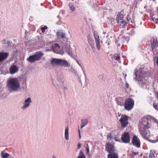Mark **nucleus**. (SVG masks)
Returning a JSON list of instances; mask_svg holds the SVG:
<instances>
[{
	"label": "nucleus",
	"mask_w": 158,
	"mask_h": 158,
	"mask_svg": "<svg viewBox=\"0 0 158 158\" xmlns=\"http://www.w3.org/2000/svg\"><path fill=\"white\" fill-rule=\"evenodd\" d=\"M144 68H140L138 70L135 69L134 70L135 77L134 79L140 87L143 88H147L149 83L147 77L148 72Z\"/></svg>",
	"instance_id": "obj_1"
},
{
	"label": "nucleus",
	"mask_w": 158,
	"mask_h": 158,
	"mask_svg": "<svg viewBox=\"0 0 158 158\" xmlns=\"http://www.w3.org/2000/svg\"><path fill=\"white\" fill-rule=\"evenodd\" d=\"M6 85L9 91L10 92H17L20 89V81L17 78L8 79Z\"/></svg>",
	"instance_id": "obj_2"
},
{
	"label": "nucleus",
	"mask_w": 158,
	"mask_h": 158,
	"mask_svg": "<svg viewBox=\"0 0 158 158\" xmlns=\"http://www.w3.org/2000/svg\"><path fill=\"white\" fill-rule=\"evenodd\" d=\"M152 118L150 115H147L142 118L140 121V123L139 126V128L148 129L151 127V124L148 122L149 119Z\"/></svg>",
	"instance_id": "obj_3"
},
{
	"label": "nucleus",
	"mask_w": 158,
	"mask_h": 158,
	"mask_svg": "<svg viewBox=\"0 0 158 158\" xmlns=\"http://www.w3.org/2000/svg\"><path fill=\"white\" fill-rule=\"evenodd\" d=\"M44 54L41 51L36 52L34 55L30 56L27 59V60L31 63L39 60L44 56Z\"/></svg>",
	"instance_id": "obj_4"
},
{
	"label": "nucleus",
	"mask_w": 158,
	"mask_h": 158,
	"mask_svg": "<svg viewBox=\"0 0 158 158\" xmlns=\"http://www.w3.org/2000/svg\"><path fill=\"white\" fill-rule=\"evenodd\" d=\"M124 11L122 10L117 15L116 21L118 26L122 28H123L127 26V23L123 19Z\"/></svg>",
	"instance_id": "obj_5"
},
{
	"label": "nucleus",
	"mask_w": 158,
	"mask_h": 158,
	"mask_svg": "<svg viewBox=\"0 0 158 158\" xmlns=\"http://www.w3.org/2000/svg\"><path fill=\"white\" fill-rule=\"evenodd\" d=\"M134 105V101L132 99L127 98L124 102V107L126 110L130 111L133 109Z\"/></svg>",
	"instance_id": "obj_6"
},
{
	"label": "nucleus",
	"mask_w": 158,
	"mask_h": 158,
	"mask_svg": "<svg viewBox=\"0 0 158 158\" xmlns=\"http://www.w3.org/2000/svg\"><path fill=\"white\" fill-rule=\"evenodd\" d=\"M147 128H139V131L142 137L148 139L150 137L149 132Z\"/></svg>",
	"instance_id": "obj_7"
},
{
	"label": "nucleus",
	"mask_w": 158,
	"mask_h": 158,
	"mask_svg": "<svg viewBox=\"0 0 158 158\" xmlns=\"http://www.w3.org/2000/svg\"><path fill=\"white\" fill-rule=\"evenodd\" d=\"M114 143H111L109 142H106L105 145V148L106 150L109 153H115V148L114 146Z\"/></svg>",
	"instance_id": "obj_8"
},
{
	"label": "nucleus",
	"mask_w": 158,
	"mask_h": 158,
	"mask_svg": "<svg viewBox=\"0 0 158 158\" xmlns=\"http://www.w3.org/2000/svg\"><path fill=\"white\" fill-rule=\"evenodd\" d=\"M63 49L67 52L68 54L73 58H75L77 56V54L75 52H72V48L70 46L67 45L66 47L64 48L63 47Z\"/></svg>",
	"instance_id": "obj_9"
},
{
	"label": "nucleus",
	"mask_w": 158,
	"mask_h": 158,
	"mask_svg": "<svg viewBox=\"0 0 158 158\" xmlns=\"http://www.w3.org/2000/svg\"><path fill=\"white\" fill-rule=\"evenodd\" d=\"M128 117L127 116L123 115H121L119 121L122 127L124 128L127 127L128 123Z\"/></svg>",
	"instance_id": "obj_10"
},
{
	"label": "nucleus",
	"mask_w": 158,
	"mask_h": 158,
	"mask_svg": "<svg viewBox=\"0 0 158 158\" xmlns=\"http://www.w3.org/2000/svg\"><path fill=\"white\" fill-rule=\"evenodd\" d=\"M151 48L153 51L158 50V41L156 37L152 38L151 40Z\"/></svg>",
	"instance_id": "obj_11"
},
{
	"label": "nucleus",
	"mask_w": 158,
	"mask_h": 158,
	"mask_svg": "<svg viewBox=\"0 0 158 158\" xmlns=\"http://www.w3.org/2000/svg\"><path fill=\"white\" fill-rule=\"evenodd\" d=\"M94 36L95 39L97 48L100 50L101 46L100 44V38L99 34L97 32L95 31L94 32Z\"/></svg>",
	"instance_id": "obj_12"
},
{
	"label": "nucleus",
	"mask_w": 158,
	"mask_h": 158,
	"mask_svg": "<svg viewBox=\"0 0 158 158\" xmlns=\"http://www.w3.org/2000/svg\"><path fill=\"white\" fill-rule=\"evenodd\" d=\"M132 143L135 147L139 148L140 147V143L139 139L136 135H134L132 137Z\"/></svg>",
	"instance_id": "obj_13"
},
{
	"label": "nucleus",
	"mask_w": 158,
	"mask_h": 158,
	"mask_svg": "<svg viewBox=\"0 0 158 158\" xmlns=\"http://www.w3.org/2000/svg\"><path fill=\"white\" fill-rule=\"evenodd\" d=\"M52 51L55 53L62 55L63 52L62 51H59L60 48L59 44L57 43H55L51 46Z\"/></svg>",
	"instance_id": "obj_14"
},
{
	"label": "nucleus",
	"mask_w": 158,
	"mask_h": 158,
	"mask_svg": "<svg viewBox=\"0 0 158 158\" xmlns=\"http://www.w3.org/2000/svg\"><path fill=\"white\" fill-rule=\"evenodd\" d=\"M123 142L125 143H129L130 141V135L128 132H126L123 134L121 138Z\"/></svg>",
	"instance_id": "obj_15"
},
{
	"label": "nucleus",
	"mask_w": 158,
	"mask_h": 158,
	"mask_svg": "<svg viewBox=\"0 0 158 158\" xmlns=\"http://www.w3.org/2000/svg\"><path fill=\"white\" fill-rule=\"evenodd\" d=\"M31 102V98L30 97L27 98L25 100L23 105L22 107V109L23 110H25L30 105V103Z\"/></svg>",
	"instance_id": "obj_16"
},
{
	"label": "nucleus",
	"mask_w": 158,
	"mask_h": 158,
	"mask_svg": "<svg viewBox=\"0 0 158 158\" xmlns=\"http://www.w3.org/2000/svg\"><path fill=\"white\" fill-rule=\"evenodd\" d=\"M115 101L116 103L118 105L123 106L124 103V98L121 97H118L116 98Z\"/></svg>",
	"instance_id": "obj_17"
},
{
	"label": "nucleus",
	"mask_w": 158,
	"mask_h": 158,
	"mask_svg": "<svg viewBox=\"0 0 158 158\" xmlns=\"http://www.w3.org/2000/svg\"><path fill=\"white\" fill-rule=\"evenodd\" d=\"M60 65L65 67H69L70 65L67 60L60 59Z\"/></svg>",
	"instance_id": "obj_18"
},
{
	"label": "nucleus",
	"mask_w": 158,
	"mask_h": 158,
	"mask_svg": "<svg viewBox=\"0 0 158 158\" xmlns=\"http://www.w3.org/2000/svg\"><path fill=\"white\" fill-rule=\"evenodd\" d=\"M56 35L58 38L64 39L66 38L65 33L61 31L56 32Z\"/></svg>",
	"instance_id": "obj_19"
},
{
	"label": "nucleus",
	"mask_w": 158,
	"mask_h": 158,
	"mask_svg": "<svg viewBox=\"0 0 158 158\" xmlns=\"http://www.w3.org/2000/svg\"><path fill=\"white\" fill-rule=\"evenodd\" d=\"M18 68L15 65L11 66L10 68V73L12 74H14L18 71Z\"/></svg>",
	"instance_id": "obj_20"
},
{
	"label": "nucleus",
	"mask_w": 158,
	"mask_h": 158,
	"mask_svg": "<svg viewBox=\"0 0 158 158\" xmlns=\"http://www.w3.org/2000/svg\"><path fill=\"white\" fill-rule=\"evenodd\" d=\"M60 59L53 58L51 61V64L52 66L56 65H60Z\"/></svg>",
	"instance_id": "obj_21"
},
{
	"label": "nucleus",
	"mask_w": 158,
	"mask_h": 158,
	"mask_svg": "<svg viewBox=\"0 0 158 158\" xmlns=\"http://www.w3.org/2000/svg\"><path fill=\"white\" fill-rule=\"evenodd\" d=\"M8 55V53L7 52L0 53V62L6 58Z\"/></svg>",
	"instance_id": "obj_22"
},
{
	"label": "nucleus",
	"mask_w": 158,
	"mask_h": 158,
	"mask_svg": "<svg viewBox=\"0 0 158 158\" xmlns=\"http://www.w3.org/2000/svg\"><path fill=\"white\" fill-rule=\"evenodd\" d=\"M69 129L68 127H66L64 131V136L65 139L68 140L69 139Z\"/></svg>",
	"instance_id": "obj_23"
},
{
	"label": "nucleus",
	"mask_w": 158,
	"mask_h": 158,
	"mask_svg": "<svg viewBox=\"0 0 158 158\" xmlns=\"http://www.w3.org/2000/svg\"><path fill=\"white\" fill-rule=\"evenodd\" d=\"M108 158H118V155L116 153H109L107 156Z\"/></svg>",
	"instance_id": "obj_24"
},
{
	"label": "nucleus",
	"mask_w": 158,
	"mask_h": 158,
	"mask_svg": "<svg viewBox=\"0 0 158 158\" xmlns=\"http://www.w3.org/2000/svg\"><path fill=\"white\" fill-rule=\"evenodd\" d=\"M115 135L113 133H108L107 135V139L108 140H112L114 139Z\"/></svg>",
	"instance_id": "obj_25"
},
{
	"label": "nucleus",
	"mask_w": 158,
	"mask_h": 158,
	"mask_svg": "<svg viewBox=\"0 0 158 158\" xmlns=\"http://www.w3.org/2000/svg\"><path fill=\"white\" fill-rule=\"evenodd\" d=\"M81 128H82L88 124V121L87 119H83L81 120Z\"/></svg>",
	"instance_id": "obj_26"
},
{
	"label": "nucleus",
	"mask_w": 158,
	"mask_h": 158,
	"mask_svg": "<svg viewBox=\"0 0 158 158\" xmlns=\"http://www.w3.org/2000/svg\"><path fill=\"white\" fill-rule=\"evenodd\" d=\"M10 154L5 152V151H2L1 153V156L2 158H7L9 156Z\"/></svg>",
	"instance_id": "obj_27"
},
{
	"label": "nucleus",
	"mask_w": 158,
	"mask_h": 158,
	"mask_svg": "<svg viewBox=\"0 0 158 158\" xmlns=\"http://www.w3.org/2000/svg\"><path fill=\"white\" fill-rule=\"evenodd\" d=\"M77 158H85L84 154L82 151H80L79 155Z\"/></svg>",
	"instance_id": "obj_28"
},
{
	"label": "nucleus",
	"mask_w": 158,
	"mask_h": 158,
	"mask_svg": "<svg viewBox=\"0 0 158 158\" xmlns=\"http://www.w3.org/2000/svg\"><path fill=\"white\" fill-rule=\"evenodd\" d=\"M1 43L2 44L10 45L11 43V42L8 40L5 39L1 41Z\"/></svg>",
	"instance_id": "obj_29"
},
{
	"label": "nucleus",
	"mask_w": 158,
	"mask_h": 158,
	"mask_svg": "<svg viewBox=\"0 0 158 158\" xmlns=\"http://www.w3.org/2000/svg\"><path fill=\"white\" fill-rule=\"evenodd\" d=\"M89 44L91 45L92 48H94V41L91 39H88Z\"/></svg>",
	"instance_id": "obj_30"
},
{
	"label": "nucleus",
	"mask_w": 158,
	"mask_h": 158,
	"mask_svg": "<svg viewBox=\"0 0 158 158\" xmlns=\"http://www.w3.org/2000/svg\"><path fill=\"white\" fill-rule=\"evenodd\" d=\"M155 151L153 150H151L150 151V153L149 154V158H154L155 157Z\"/></svg>",
	"instance_id": "obj_31"
},
{
	"label": "nucleus",
	"mask_w": 158,
	"mask_h": 158,
	"mask_svg": "<svg viewBox=\"0 0 158 158\" xmlns=\"http://www.w3.org/2000/svg\"><path fill=\"white\" fill-rule=\"evenodd\" d=\"M126 19L127 20L126 23H127V24L129 23L130 21V20L131 19V16L129 14H128L126 17Z\"/></svg>",
	"instance_id": "obj_32"
},
{
	"label": "nucleus",
	"mask_w": 158,
	"mask_h": 158,
	"mask_svg": "<svg viewBox=\"0 0 158 158\" xmlns=\"http://www.w3.org/2000/svg\"><path fill=\"white\" fill-rule=\"evenodd\" d=\"M114 139L116 141L120 142V139H119V136L118 135H115Z\"/></svg>",
	"instance_id": "obj_33"
},
{
	"label": "nucleus",
	"mask_w": 158,
	"mask_h": 158,
	"mask_svg": "<svg viewBox=\"0 0 158 158\" xmlns=\"http://www.w3.org/2000/svg\"><path fill=\"white\" fill-rule=\"evenodd\" d=\"M153 106L155 109L158 110V104L156 103L155 102H153Z\"/></svg>",
	"instance_id": "obj_34"
},
{
	"label": "nucleus",
	"mask_w": 158,
	"mask_h": 158,
	"mask_svg": "<svg viewBox=\"0 0 158 158\" xmlns=\"http://www.w3.org/2000/svg\"><path fill=\"white\" fill-rule=\"evenodd\" d=\"M69 6L72 11H73L75 10V7L72 4H70Z\"/></svg>",
	"instance_id": "obj_35"
},
{
	"label": "nucleus",
	"mask_w": 158,
	"mask_h": 158,
	"mask_svg": "<svg viewBox=\"0 0 158 158\" xmlns=\"http://www.w3.org/2000/svg\"><path fill=\"white\" fill-rule=\"evenodd\" d=\"M114 59L116 60H120V56L118 55H114Z\"/></svg>",
	"instance_id": "obj_36"
},
{
	"label": "nucleus",
	"mask_w": 158,
	"mask_h": 158,
	"mask_svg": "<svg viewBox=\"0 0 158 158\" xmlns=\"http://www.w3.org/2000/svg\"><path fill=\"white\" fill-rule=\"evenodd\" d=\"M86 150L87 151V154H89V146L88 144H86Z\"/></svg>",
	"instance_id": "obj_37"
},
{
	"label": "nucleus",
	"mask_w": 158,
	"mask_h": 158,
	"mask_svg": "<svg viewBox=\"0 0 158 158\" xmlns=\"http://www.w3.org/2000/svg\"><path fill=\"white\" fill-rule=\"evenodd\" d=\"M57 81L59 84L60 85H62L63 84L64 81L63 80L61 79L60 81L59 80H58Z\"/></svg>",
	"instance_id": "obj_38"
},
{
	"label": "nucleus",
	"mask_w": 158,
	"mask_h": 158,
	"mask_svg": "<svg viewBox=\"0 0 158 158\" xmlns=\"http://www.w3.org/2000/svg\"><path fill=\"white\" fill-rule=\"evenodd\" d=\"M47 27L46 26H45L44 27H42L41 28V29L42 30V31L43 32H44L45 31V30L47 28Z\"/></svg>",
	"instance_id": "obj_39"
},
{
	"label": "nucleus",
	"mask_w": 158,
	"mask_h": 158,
	"mask_svg": "<svg viewBox=\"0 0 158 158\" xmlns=\"http://www.w3.org/2000/svg\"><path fill=\"white\" fill-rule=\"evenodd\" d=\"M98 78L102 80L104 78V75H103V74H101V75H99L98 76Z\"/></svg>",
	"instance_id": "obj_40"
},
{
	"label": "nucleus",
	"mask_w": 158,
	"mask_h": 158,
	"mask_svg": "<svg viewBox=\"0 0 158 158\" xmlns=\"http://www.w3.org/2000/svg\"><path fill=\"white\" fill-rule=\"evenodd\" d=\"M52 50V47L51 46L49 49H47L45 50V51L47 52L50 51Z\"/></svg>",
	"instance_id": "obj_41"
},
{
	"label": "nucleus",
	"mask_w": 158,
	"mask_h": 158,
	"mask_svg": "<svg viewBox=\"0 0 158 158\" xmlns=\"http://www.w3.org/2000/svg\"><path fill=\"white\" fill-rule=\"evenodd\" d=\"M138 154V152H133L132 153V156L134 155H136Z\"/></svg>",
	"instance_id": "obj_42"
},
{
	"label": "nucleus",
	"mask_w": 158,
	"mask_h": 158,
	"mask_svg": "<svg viewBox=\"0 0 158 158\" xmlns=\"http://www.w3.org/2000/svg\"><path fill=\"white\" fill-rule=\"evenodd\" d=\"M78 65H79V66L81 67L83 73H85V71H84V70H83V68H82V66H81V65L80 64V63H78Z\"/></svg>",
	"instance_id": "obj_43"
},
{
	"label": "nucleus",
	"mask_w": 158,
	"mask_h": 158,
	"mask_svg": "<svg viewBox=\"0 0 158 158\" xmlns=\"http://www.w3.org/2000/svg\"><path fill=\"white\" fill-rule=\"evenodd\" d=\"M81 144L80 143H78V146H77V148H78L79 149L81 147Z\"/></svg>",
	"instance_id": "obj_44"
},
{
	"label": "nucleus",
	"mask_w": 158,
	"mask_h": 158,
	"mask_svg": "<svg viewBox=\"0 0 158 158\" xmlns=\"http://www.w3.org/2000/svg\"><path fill=\"white\" fill-rule=\"evenodd\" d=\"M129 84L127 82H126V85H125L126 87L127 88H128L129 87Z\"/></svg>",
	"instance_id": "obj_45"
},
{
	"label": "nucleus",
	"mask_w": 158,
	"mask_h": 158,
	"mask_svg": "<svg viewBox=\"0 0 158 158\" xmlns=\"http://www.w3.org/2000/svg\"><path fill=\"white\" fill-rule=\"evenodd\" d=\"M78 132H79V138L80 139L81 138V135H80V131L79 129H78Z\"/></svg>",
	"instance_id": "obj_46"
},
{
	"label": "nucleus",
	"mask_w": 158,
	"mask_h": 158,
	"mask_svg": "<svg viewBox=\"0 0 158 158\" xmlns=\"http://www.w3.org/2000/svg\"><path fill=\"white\" fill-rule=\"evenodd\" d=\"M52 158H57L56 156L55 155H53L52 157Z\"/></svg>",
	"instance_id": "obj_47"
},
{
	"label": "nucleus",
	"mask_w": 158,
	"mask_h": 158,
	"mask_svg": "<svg viewBox=\"0 0 158 158\" xmlns=\"http://www.w3.org/2000/svg\"><path fill=\"white\" fill-rule=\"evenodd\" d=\"M156 64L157 65V66L158 67V56L157 57V60H156Z\"/></svg>",
	"instance_id": "obj_48"
},
{
	"label": "nucleus",
	"mask_w": 158,
	"mask_h": 158,
	"mask_svg": "<svg viewBox=\"0 0 158 158\" xmlns=\"http://www.w3.org/2000/svg\"><path fill=\"white\" fill-rule=\"evenodd\" d=\"M121 116V114H119L118 115V117H120Z\"/></svg>",
	"instance_id": "obj_49"
},
{
	"label": "nucleus",
	"mask_w": 158,
	"mask_h": 158,
	"mask_svg": "<svg viewBox=\"0 0 158 158\" xmlns=\"http://www.w3.org/2000/svg\"><path fill=\"white\" fill-rule=\"evenodd\" d=\"M76 62H77V63L78 64V63H79L77 61V60H76Z\"/></svg>",
	"instance_id": "obj_50"
},
{
	"label": "nucleus",
	"mask_w": 158,
	"mask_h": 158,
	"mask_svg": "<svg viewBox=\"0 0 158 158\" xmlns=\"http://www.w3.org/2000/svg\"><path fill=\"white\" fill-rule=\"evenodd\" d=\"M126 76H127V75L126 74V75H125V77H124L125 78H126Z\"/></svg>",
	"instance_id": "obj_51"
},
{
	"label": "nucleus",
	"mask_w": 158,
	"mask_h": 158,
	"mask_svg": "<svg viewBox=\"0 0 158 158\" xmlns=\"http://www.w3.org/2000/svg\"><path fill=\"white\" fill-rule=\"evenodd\" d=\"M64 89H67V88H66V87H64Z\"/></svg>",
	"instance_id": "obj_52"
},
{
	"label": "nucleus",
	"mask_w": 158,
	"mask_h": 158,
	"mask_svg": "<svg viewBox=\"0 0 158 158\" xmlns=\"http://www.w3.org/2000/svg\"><path fill=\"white\" fill-rule=\"evenodd\" d=\"M57 17L59 18L60 16L59 15Z\"/></svg>",
	"instance_id": "obj_53"
},
{
	"label": "nucleus",
	"mask_w": 158,
	"mask_h": 158,
	"mask_svg": "<svg viewBox=\"0 0 158 158\" xmlns=\"http://www.w3.org/2000/svg\"><path fill=\"white\" fill-rule=\"evenodd\" d=\"M130 21H131V23H132V20H131Z\"/></svg>",
	"instance_id": "obj_54"
},
{
	"label": "nucleus",
	"mask_w": 158,
	"mask_h": 158,
	"mask_svg": "<svg viewBox=\"0 0 158 158\" xmlns=\"http://www.w3.org/2000/svg\"><path fill=\"white\" fill-rule=\"evenodd\" d=\"M103 33L104 34H105V32H103Z\"/></svg>",
	"instance_id": "obj_55"
}]
</instances>
